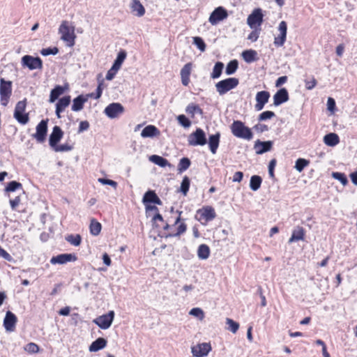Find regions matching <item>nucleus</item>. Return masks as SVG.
<instances>
[{"label": "nucleus", "instance_id": "1", "mask_svg": "<svg viewBox=\"0 0 357 357\" xmlns=\"http://www.w3.org/2000/svg\"><path fill=\"white\" fill-rule=\"evenodd\" d=\"M230 130L234 136L247 141L252 139L254 136L251 128L246 126L243 122L239 120L233 121L230 125Z\"/></svg>", "mask_w": 357, "mask_h": 357}, {"label": "nucleus", "instance_id": "2", "mask_svg": "<svg viewBox=\"0 0 357 357\" xmlns=\"http://www.w3.org/2000/svg\"><path fill=\"white\" fill-rule=\"evenodd\" d=\"M59 33L61 34V39L66 42L68 46L73 47L75 45V27L71 26L69 22L64 20L61 22Z\"/></svg>", "mask_w": 357, "mask_h": 357}, {"label": "nucleus", "instance_id": "3", "mask_svg": "<svg viewBox=\"0 0 357 357\" xmlns=\"http://www.w3.org/2000/svg\"><path fill=\"white\" fill-rule=\"evenodd\" d=\"M26 107V100L24 99L17 102L14 110V118L22 125H26L29 121V114L25 112Z\"/></svg>", "mask_w": 357, "mask_h": 357}, {"label": "nucleus", "instance_id": "4", "mask_svg": "<svg viewBox=\"0 0 357 357\" xmlns=\"http://www.w3.org/2000/svg\"><path fill=\"white\" fill-rule=\"evenodd\" d=\"M239 84V80L236 77H229L222 79L215 84V89L219 95L222 96L229 91L235 89Z\"/></svg>", "mask_w": 357, "mask_h": 357}, {"label": "nucleus", "instance_id": "5", "mask_svg": "<svg viewBox=\"0 0 357 357\" xmlns=\"http://www.w3.org/2000/svg\"><path fill=\"white\" fill-rule=\"evenodd\" d=\"M12 94V82L0 78V101L3 106H7Z\"/></svg>", "mask_w": 357, "mask_h": 357}, {"label": "nucleus", "instance_id": "6", "mask_svg": "<svg viewBox=\"0 0 357 357\" xmlns=\"http://www.w3.org/2000/svg\"><path fill=\"white\" fill-rule=\"evenodd\" d=\"M188 142L190 146H204L207 143V139L204 131L197 128L195 131L189 135Z\"/></svg>", "mask_w": 357, "mask_h": 357}, {"label": "nucleus", "instance_id": "7", "mask_svg": "<svg viewBox=\"0 0 357 357\" xmlns=\"http://www.w3.org/2000/svg\"><path fill=\"white\" fill-rule=\"evenodd\" d=\"M115 313L113 310H110L107 314L98 316L93 322L99 326L101 329L105 330L109 328L114 319Z\"/></svg>", "mask_w": 357, "mask_h": 357}, {"label": "nucleus", "instance_id": "8", "mask_svg": "<svg viewBox=\"0 0 357 357\" xmlns=\"http://www.w3.org/2000/svg\"><path fill=\"white\" fill-rule=\"evenodd\" d=\"M21 62L22 66L26 67L31 70L43 68V61L38 56L24 55L22 56Z\"/></svg>", "mask_w": 357, "mask_h": 357}, {"label": "nucleus", "instance_id": "9", "mask_svg": "<svg viewBox=\"0 0 357 357\" xmlns=\"http://www.w3.org/2000/svg\"><path fill=\"white\" fill-rule=\"evenodd\" d=\"M48 119H43L36 128V133H34L32 137L36 139L37 142L43 143L47 137V124H48Z\"/></svg>", "mask_w": 357, "mask_h": 357}, {"label": "nucleus", "instance_id": "10", "mask_svg": "<svg viewBox=\"0 0 357 357\" xmlns=\"http://www.w3.org/2000/svg\"><path fill=\"white\" fill-rule=\"evenodd\" d=\"M264 15L259 8H255L247 18V24L251 29L260 26L263 22Z\"/></svg>", "mask_w": 357, "mask_h": 357}, {"label": "nucleus", "instance_id": "11", "mask_svg": "<svg viewBox=\"0 0 357 357\" xmlns=\"http://www.w3.org/2000/svg\"><path fill=\"white\" fill-rule=\"evenodd\" d=\"M228 13L227 10L222 6H219L215 8L214 10L211 13L208 18V22L212 25H216L220 22L226 19Z\"/></svg>", "mask_w": 357, "mask_h": 357}, {"label": "nucleus", "instance_id": "12", "mask_svg": "<svg viewBox=\"0 0 357 357\" xmlns=\"http://www.w3.org/2000/svg\"><path fill=\"white\" fill-rule=\"evenodd\" d=\"M197 215H199V218H197L199 221L204 220L207 222L213 220L215 218L216 213L212 206H206L197 210Z\"/></svg>", "mask_w": 357, "mask_h": 357}, {"label": "nucleus", "instance_id": "13", "mask_svg": "<svg viewBox=\"0 0 357 357\" xmlns=\"http://www.w3.org/2000/svg\"><path fill=\"white\" fill-rule=\"evenodd\" d=\"M124 112V107L121 103L113 102L105 109V114L110 119H115Z\"/></svg>", "mask_w": 357, "mask_h": 357}, {"label": "nucleus", "instance_id": "14", "mask_svg": "<svg viewBox=\"0 0 357 357\" xmlns=\"http://www.w3.org/2000/svg\"><path fill=\"white\" fill-rule=\"evenodd\" d=\"M278 31H280V34L277 37H275L274 45L276 47H282L284 45L287 38V24L286 22L282 21L280 22Z\"/></svg>", "mask_w": 357, "mask_h": 357}, {"label": "nucleus", "instance_id": "15", "mask_svg": "<svg viewBox=\"0 0 357 357\" xmlns=\"http://www.w3.org/2000/svg\"><path fill=\"white\" fill-rule=\"evenodd\" d=\"M77 259V257L75 254L64 253L52 257L50 259V263L52 264H64L67 262L75 261Z\"/></svg>", "mask_w": 357, "mask_h": 357}, {"label": "nucleus", "instance_id": "16", "mask_svg": "<svg viewBox=\"0 0 357 357\" xmlns=\"http://www.w3.org/2000/svg\"><path fill=\"white\" fill-rule=\"evenodd\" d=\"M192 354L195 357H204L208 355L211 350L209 343H202L191 348Z\"/></svg>", "mask_w": 357, "mask_h": 357}, {"label": "nucleus", "instance_id": "17", "mask_svg": "<svg viewBox=\"0 0 357 357\" xmlns=\"http://www.w3.org/2000/svg\"><path fill=\"white\" fill-rule=\"evenodd\" d=\"M17 321V317L14 313L10 311L6 312L3 319V326L6 331L9 332L14 331Z\"/></svg>", "mask_w": 357, "mask_h": 357}, {"label": "nucleus", "instance_id": "18", "mask_svg": "<svg viewBox=\"0 0 357 357\" xmlns=\"http://www.w3.org/2000/svg\"><path fill=\"white\" fill-rule=\"evenodd\" d=\"M270 98V93L267 91H261L256 94L257 103L255 108L257 111H261L263 109L264 105L268 102Z\"/></svg>", "mask_w": 357, "mask_h": 357}, {"label": "nucleus", "instance_id": "19", "mask_svg": "<svg viewBox=\"0 0 357 357\" xmlns=\"http://www.w3.org/2000/svg\"><path fill=\"white\" fill-rule=\"evenodd\" d=\"M63 136V132L62 131L61 128L58 126H55L53 128L52 132L50 134V137H49L50 146L53 149L61 141Z\"/></svg>", "mask_w": 357, "mask_h": 357}, {"label": "nucleus", "instance_id": "20", "mask_svg": "<svg viewBox=\"0 0 357 357\" xmlns=\"http://www.w3.org/2000/svg\"><path fill=\"white\" fill-rule=\"evenodd\" d=\"M273 144V143L272 141L261 142L259 139H257L255 142L254 149L257 155H261L264 153L271 151Z\"/></svg>", "mask_w": 357, "mask_h": 357}, {"label": "nucleus", "instance_id": "21", "mask_svg": "<svg viewBox=\"0 0 357 357\" xmlns=\"http://www.w3.org/2000/svg\"><path fill=\"white\" fill-rule=\"evenodd\" d=\"M289 100V93L285 88L280 89L273 96V104L279 106Z\"/></svg>", "mask_w": 357, "mask_h": 357}, {"label": "nucleus", "instance_id": "22", "mask_svg": "<svg viewBox=\"0 0 357 357\" xmlns=\"http://www.w3.org/2000/svg\"><path fill=\"white\" fill-rule=\"evenodd\" d=\"M142 202L145 205H148L147 204L149 203L155 204L158 205L162 204V201L158 197L155 192L151 190H149L146 192H145L142 199Z\"/></svg>", "mask_w": 357, "mask_h": 357}, {"label": "nucleus", "instance_id": "23", "mask_svg": "<svg viewBox=\"0 0 357 357\" xmlns=\"http://www.w3.org/2000/svg\"><path fill=\"white\" fill-rule=\"evenodd\" d=\"M70 96H66L62 97L59 100L56 105V115L57 118H61V113L64 111L66 107H67L70 103Z\"/></svg>", "mask_w": 357, "mask_h": 357}, {"label": "nucleus", "instance_id": "24", "mask_svg": "<svg viewBox=\"0 0 357 357\" xmlns=\"http://www.w3.org/2000/svg\"><path fill=\"white\" fill-rule=\"evenodd\" d=\"M220 139V133L219 132L213 135H210L208 137V146L211 152L215 154L219 146Z\"/></svg>", "mask_w": 357, "mask_h": 357}, {"label": "nucleus", "instance_id": "25", "mask_svg": "<svg viewBox=\"0 0 357 357\" xmlns=\"http://www.w3.org/2000/svg\"><path fill=\"white\" fill-rule=\"evenodd\" d=\"M160 134V130L155 126L149 125L142 130L141 136L144 138L154 137L159 136Z\"/></svg>", "mask_w": 357, "mask_h": 357}, {"label": "nucleus", "instance_id": "26", "mask_svg": "<svg viewBox=\"0 0 357 357\" xmlns=\"http://www.w3.org/2000/svg\"><path fill=\"white\" fill-rule=\"evenodd\" d=\"M130 8L132 13L137 17H142L145 14V8L139 0H132Z\"/></svg>", "mask_w": 357, "mask_h": 357}, {"label": "nucleus", "instance_id": "27", "mask_svg": "<svg viewBox=\"0 0 357 357\" xmlns=\"http://www.w3.org/2000/svg\"><path fill=\"white\" fill-rule=\"evenodd\" d=\"M87 102V98H85L84 95H79L75 98L73 100L72 110L74 112H79L84 107V105Z\"/></svg>", "mask_w": 357, "mask_h": 357}, {"label": "nucleus", "instance_id": "28", "mask_svg": "<svg viewBox=\"0 0 357 357\" xmlns=\"http://www.w3.org/2000/svg\"><path fill=\"white\" fill-rule=\"evenodd\" d=\"M106 345L107 340L103 337H98L91 344L89 351L91 352H96L105 348Z\"/></svg>", "mask_w": 357, "mask_h": 357}, {"label": "nucleus", "instance_id": "29", "mask_svg": "<svg viewBox=\"0 0 357 357\" xmlns=\"http://www.w3.org/2000/svg\"><path fill=\"white\" fill-rule=\"evenodd\" d=\"M305 230L301 227H297L292 232L291 236L289 239V243L298 241L304 240Z\"/></svg>", "mask_w": 357, "mask_h": 357}, {"label": "nucleus", "instance_id": "30", "mask_svg": "<svg viewBox=\"0 0 357 357\" xmlns=\"http://www.w3.org/2000/svg\"><path fill=\"white\" fill-rule=\"evenodd\" d=\"M324 142L327 146H335L340 142V138L336 133L331 132L324 137Z\"/></svg>", "mask_w": 357, "mask_h": 357}, {"label": "nucleus", "instance_id": "31", "mask_svg": "<svg viewBox=\"0 0 357 357\" xmlns=\"http://www.w3.org/2000/svg\"><path fill=\"white\" fill-rule=\"evenodd\" d=\"M149 160L152 162L153 163L161 167H165L167 166L170 167L171 164L169 162V161L160 155H152L149 157Z\"/></svg>", "mask_w": 357, "mask_h": 357}, {"label": "nucleus", "instance_id": "32", "mask_svg": "<svg viewBox=\"0 0 357 357\" xmlns=\"http://www.w3.org/2000/svg\"><path fill=\"white\" fill-rule=\"evenodd\" d=\"M187 226L185 223H181L174 231V227L169 230V232L165 235L166 238L179 236L181 234L185 232Z\"/></svg>", "mask_w": 357, "mask_h": 357}, {"label": "nucleus", "instance_id": "33", "mask_svg": "<svg viewBox=\"0 0 357 357\" xmlns=\"http://www.w3.org/2000/svg\"><path fill=\"white\" fill-rule=\"evenodd\" d=\"M210 255V248L206 244H202L198 247L197 256L199 259H207Z\"/></svg>", "mask_w": 357, "mask_h": 357}, {"label": "nucleus", "instance_id": "34", "mask_svg": "<svg viewBox=\"0 0 357 357\" xmlns=\"http://www.w3.org/2000/svg\"><path fill=\"white\" fill-rule=\"evenodd\" d=\"M65 91V88L62 86H56L50 92V102H54Z\"/></svg>", "mask_w": 357, "mask_h": 357}, {"label": "nucleus", "instance_id": "35", "mask_svg": "<svg viewBox=\"0 0 357 357\" xmlns=\"http://www.w3.org/2000/svg\"><path fill=\"white\" fill-rule=\"evenodd\" d=\"M257 53L253 50H247L242 52V57L247 63H252L257 60Z\"/></svg>", "mask_w": 357, "mask_h": 357}, {"label": "nucleus", "instance_id": "36", "mask_svg": "<svg viewBox=\"0 0 357 357\" xmlns=\"http://www.w3.org/2000/svg\"><path fill=\"white\" fill-rule=\"evenodd\" d=\"M262 178L258 175L252 176L250 181V188L253 191L258 190L261 185Z\"/></svg>", "mask_w": 357, "mask_h": 357}, {"label": "nucleus", "instance_id": "37", "mask_svg": "<svg viewBox=\"0 0 357 357\" xmlns=\"http://www.w3.org/2000/svg\"><path fill=\"white\" fill-rule=\"evenodd\" d=\"M223 68H224V63L222 62H221V61L216 62L213 68V72L211 74V77L212 79L219 78L222 75Z\"/></svg>", "mask_w": 357, "mask_h": 357}, {"label": "nucleus", "instance_id": "38", "mask_svg": "<svg viewBox=\"0 0 357 357\" xmlns=\"http://www.w3.org/2000/svg\"><path fill=\"white\" fill-rule=\"evenodd\" d=\"M90 233L93 236H98L102 229V225L100 222L96 221L95 219L91 220L89 225Z\"/></svg>", "mask_w": 357, "mask_h": 357}, {"label": "nucleus", "instance_id": "39", "mask_svg": "<svg viewBox=\"0 0 357 357\" xmlns=\"http://www.w3.org/2000/svg\"><path fill=\"white\" fill-rule=\"evenodd\" d=\"M185 112L191 115L192 117H194L195 114H202L203 110L199 107L198 105L190 103L186 107Z\"/></svg>", "mask_w": 357, "mask_h": 357}, {"label": "nucleus", "instance_id": "40", "mask_svg": "<svg viewBox=\"0 0 357 357\" xmlns=\"http://www.w3.org/2000/svg\"><path fill=\"white\" fill-rule=\"evenodd\" d=\"M126 52L125 50H121L118 54H117V56L116 58V59L114 60L113 64H112V66L115 68H117V69H120L123 62L124 61V60L126 59Z\"/></svg>", "mask_w": 357, "mask_h": 357}, {"label": "nucleus", "instance_id": "41", "mask_svg": "<svg viewBox=\"0 0 357 357\" xmlns=\"http://www.w3.org/2000/svg\"><path fill=\"white\" fill-rule=\"evenodd\" d=\"M17 190H22V184L16 181H10L4 188L6 192H15Z\"/></svg>", "mask_w": 357, "mask_h": 357}, {"label": "nucleus", "instance_id": "42", "mask_svg": "<svg viewBox=\"0 0 357 357\" xmlns=\"http://www.w3.org/2000/svg\"><path fill=\"white\" fill-rule=\"evenodd\" d=\"M238 68V61L236 59L230 61L226 66L225 73L227 75H233Z\"/></svg>", "mask_w": 357, "mask_h": 357}, {"label": "nucleus", "instance_id": "43", "mask_svg": "<svg viewBox=\"0 0 357 357\" xmlns=\"http://www.w3.org/2000/svg\"><path fill=\"white\" fill-rule=\"evenodd\" d=\"M191 165L190 160L188 158H182L178 165V171L179 173H183L187 170Z\"/></svg>", "mask_w": 357, "mask_h": 357}, {"label": "nucleus", "instance_id": "44", "mask_svg": "<svg viewBox=\"0 0 357 357\" xmlns=\"http://www.w3.org/2000/svg\"><path fill=\"white\" fill-rule=\"evenodd\" d=\"M309 164L310 161L308 160L298 158L296 161L294 167L298 172H301Z\"/></svg>", "mask_w": 357, "mask_h": 357}, {"label": "nucleus", "instance_id": "45", "mask_svg": "<svg viewBox=\"0 0 357 357\" xmlns=\"http://www.w3.org/2000/svg\"><path fill=\"white\" fill-rule=\"evenodd\" d=\"M190 180L189 177L185 176L182 180L180 187V191L184 195H186L190 188Z\"/></svg>", "mask_w": 357, "mask_h": 357}, {"label": "nucleus", "instance_id": "46", "mask_svg": "<svg viewBox=\"0 0 357 357\" xmlns=\"http://www.w3.org/2000/svg\"><path fill=\"white\" fill-rule=\"evenodd\" d=\"M66 240L68 243H70L71 245H75V246H78L81 243L82 238L79 234H76V235L70 234L66 238Z\"/></svg>", "mask_w": 357, "mask_h": 357}, {"label": "nucleus", "instance_id": "47", "mask_svg": "<svg viewBox=\"0 0 357 357\" xmlns=\"http://www.w3.org/2000/svg\"><path fill=\"white\" fill-rule=\"evenodd\" d=\"M193 44L195 45L201 52H204L206 50V43L201 37H193Z\"/></svg>", "mask_w": 357, "mask_h": 357}, {"label": "nucleus", "instance_id": "48", "mask_svg": "<svg viewBox=\"0 0 357 357\" xmlns=\"http://www.w3.org/2000/svg\"><path fill=\"white\" fill-rule=\"evenodd\" d=\"M332 177L336 180H338L343 185H345L348 183L347 178L344 173L342 172H333Z\"/></svg>", "mask_w": 357, "mask_h": 357}, {"label": "nucleus", "instance_id": "49", "mask_svg": "<svg viewBox=\"0 0 357 357\" xmlns=\"http://www.w3.org/2000/svg\"><path fill=\"white\" fill-rule=\"evenodd\" d=\"M52 149L56 152H66L72 151L73 149V146L66 143L61 145L57 144Z\"/></svg>", "mask_w": 357, "mask_h": 357}, {"label": "nucleus", "instance_id": "50", "mask_svg": "<svg viewBox=\"0 0 357 357\" xmlns=\"http://www.w3.org/2000/svg\"><path fill=\"white\" fill-rule=\"evenodd\" d=\"M178 123L183 128H189L191 126V121L184 114H180L177 116Z\"/></svg>", "mask_w": 357, "mask_h": 357}, {"label": "nucleus", "instance_id": "51", "mask_svg": "<svg viewBox=\"0 0 357 357\" xmlns=\"http://www.w3.org/2000/svg\"><path fill=\"white\" fill-rule=\"evenodd\" d=\"M226 323L229 326L228 330L230 331L233 333H236V331L238 330L239 324L232 320L231 319L227 318L226 319Z\"/></svg>", "mask_w": 357, "mask_h": 357}, {"label": "nucleus", "instance_id": "52", "mask_svg": "<svg viewBox=\"0 0 357 357\" xmlns=\"http://www.w3.org/2000/svg\"><path fill=\"white\" fill-rule=\"evenodd\" d=\"M58 52L59 49L56 47L44 48L40 51V54L45 56L49 55H56Z\"/></svg>", "mask_w": 357, "mask_h": 357}, {"label": "nucleus", "instance_id": "53", "mask_svg": "<svg viewBox=\"0 0 357 357\" xmlns=\"http://www.w3.org/2000/svg\"><path fill=\"white\" fill-rule=\"evenodd\" d=\"M275 116V113L272 111H265L259 115L258 120L259 121L270 119Z\"/></svg>", "mask_w": 357, "mask_h": 357}, {"label": "nucleus", "instance_id": "54", "mask_svg": "<svg viewBox=\"0 0 357 357\" xmlns=\"http://www.w3.org/2000/svg\"><path fill=\"white\" fill-rule=\"evenodd\" d=\"M189 314L194 317L199 318L200 320H202L204 317V314L203 310L199 307H194L190 310Z\"/></svg>", "mask_w": 357, "mask_h": 357}, {"label": "nucleus", "instance_id": "55", "mask_svg": "<svg viewBox=\"0 0 357 357\" xmlns=\"http://www.w3.org/2000/svg\"><path fill=\"white\" fill-rule=\"evenodd\" d=\"M192 69L191 63H188L181 70V77H190Z\"/></svg>", "mask_w": 357, "mask_h": 357}, {"label": "nucleus", "instance_id": "56", "mask_svg": "<svg viewBox=\"0 0 357 357\" xmlns=\"http://www.w3.org/2000/svg\"><path fill=\"white\" fill-rule=\"evenodd\" d=\"M98 181L103 185H108L114 188H116L117 186V183L111 179L100 178H98Z\"/></svg>", "mask_w": 357, "mask_h": 357}, {"label": "nucleus", "instance_id": "57", "mask_svg": "<svg viewBox=\"0 0 357 357\" xmlns=\"http://www.w3.org/2000/svg\"><path fill=\"white\" fill-rule=\"evenodd\" d=\"M26 349L29 352V353H31V354H36L39 351V347L33 343V342H31V343H29L27 345H26Z\"/></svg>", "mask_w": 357, "mask_h": 357}, {"label": "nucleus", "instance_id": "58", "mask_svg": "<svg viewBox=\"0 0 357 357\" xmlns=\"http://www.w3.org/2000/svg\"><path fill=\"white\" fill-rule=\"evenodd\" d=\"M275 165H276V160L272 159L270 161L269 165H268V174L271 178H273L275 177L274 169H275Z\"/></svg>", "mask_w": 357, "mask_h": 357}, {"label": "nucleus", "instance_id": "59", "mask_svg": "<svg viewBox=\"0 0 357 357\" xmlns=\"http://www.w3.org/2000/svg\"><path fill=\"white\" fill-rule=\"evenodd\" d=\"M177 213H179V215H178V217L176 218L174 223L173 225H169L168 223H165V225L163 227V229L164 230L169 231L170 229H172V228H174L175 227V225H177L180 222V220H181L180 215L181 214V211H177Z\"/></svg>", "mask_w": 357, "mask_h": 357}, {"label": "nucleus", "instance_id": "60", "mask_svg": "<svg viewBox=\"0 0 357 357\" xmlns=\"http://www.w3.org/2000/svg\"><path fill=\"white\" fill-rule=\"evenodd\" d=\"M260 29H255L252 31L248 36V39L252 42H255L257 40L259 36Z\"/></svg>", "mask_w": 357, "mask_h": 357}, {"label": "nucleus", "instance_id": "61", "mask_svg": "<svg viewBox=\"0 0 357 357\" xmlns=\"http://www.w3.org/2000/svg\"><path fill=\"white\" fill-rule=\"evenodd\" d=\"M89 128V123L87 121H82L79 123L78 133H82Z\"/></svg>", "mask_w": 357, "mask_h": 357}, {"label": "nucleus", "instance_id": "62", "mask_svg": "<svg viewBox=\"0 0 357 357\" xmlns=\"http://www.w3.org/2000/svg\"><path fill=\"white\" fill-rule=\"evenodd\" d=\"M119 69L114 68L112 66V68L107 71L106 75V79L107 80H112L115 77L116 73L118 72Z\"/></svg>", "mask_w": 357, "mask_h": 357}, {"label": "nucleus", "instance_id": "63", "mask_svg": "<svg viewBox=\"0 0 357 357\" xmlns=\"http://www.w3.org/2000/svg\"><path fill=\"white\" fill-rule=\"evenodd\" d=\"M253 128L259 132H264L268 130V127L265 124L257 123Z\"/></svg>", "mask_w": 357, "mask_h": 357}, {"label": "nucleus", "instance_id": "64", "mask_svg": "<svg viewBox=\"0 0 357 357\" xmlns=\"http://www.w3.org/2000/svg\"><path fill=\"white\" fill-rule=\"evenodd\" d=\"M20 203V197L17 196L15 199L10 200V205L12 210H15Z\"/></svg>", "mask_w": 357, "mask_h": 357}]
</instances>
